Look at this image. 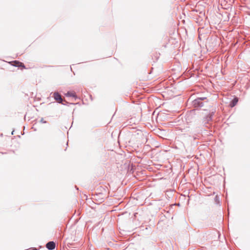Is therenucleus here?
Listing matches in <instances>:
<instances>
[{"label":"nucleus","mask_w":250,"mask_h":250,"mask_svg":"<svg viewBox=\"0 0 250 250\" xmlns=\"http://www.w3.org/2000/svg\"><path fill=\"white\" fill-rule=\"evenodd\" d=\"M65 95L67 97H71L74 98H77L76 94L75 92L73 91H68L67 93L65 94Z\"/></svg>","instance_id":"20e7f679"},{"label":"nucleus","mask_w":250,"mask_h":250,"mask_svg":"<svg viewBox=\"0 0 250 250\" xmlns=\"http://www.w3.org/2000/svg\"><path fill=\"white\" fill-rule=\"evenodd\" d=\"M41 122L42 123H46V122L45 121H44L43 118L41 119Z\"/></svg>","instance_id":"0eeeda50"},{"label":"nucleus","mask_w":250,"mask_h":250,"mask_svg":"<svg viewBox=\"0 0 250 250\" xmlns=\"http://www.w3.org/2000/svg\"><path fill=\"white\" fill-rule=\"evenodd\" d=\"M198 104V100H196L194 101V105H196L197 104Z\"/></svg>","instance_id":"423d86ee"},{"label":"nucleus","mask_w":250,"mask_h":250,"mask_svg":"<svg viewBox=\"0 0 250 250\" xmlns=\"http://www.w3.org/2000/svg\"><path fill=\"white\" fill-rule=\"evenodd\" d=\"M238 101V99L237 98H235L231 102L230 104V106L232 107L234 106L237 103Z\"/></svg>","instance_id":"39448f33"},{"label":"nucleus","mask_w":250,"mask_h":250,"mask_svg":"<svg viewBox=\"0 0 250 250\" xmlns=\"http://www.w3.org/2000/svg\"><path fill=\"white\" fill-rule=\"evenodd\" d=\"M53 97L58 103H62V99L61 97V95L58 92L54 93Z\"/></svg>","instance_id":"f257e3e1"},{"label":"nucleus","mask_w":250,"mask_h":250,"mask_svg":"<svg viewBox=\"0 0 250 250\" xmlns=\"http://www.w3.org/2000/svg\"><path fill=\"white\" fill-rule=\"evenodd\" d=\"M11 64L17 67H21L23 68H25V66L24 64L20 62H19L18 61H15L11 62Z\"/></svg>","instance_id":"f03ea898"},{"label":"nucleus","mask_w":250,"mask_h":250,"mask_svg":"<svg viewBox=\"0 0 250 250\" xmlns=\"http://www.w3.org/2000/svg\"><path fill=\"white\" fill-rule=\"evenodd\" d=\"M55 243L53 241H50L47 243L46 245V247L50 250H54L55 248Z\"/></svg>","instance_id":"7ed1b4c3"}]
</instances>
